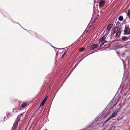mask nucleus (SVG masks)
Masks as SVG:
<instances>
[{"label":"nucleus","instance_id":"f257e3e1","mask_svg":"<svg viewBox=\"0 0 130 130\" xmlns=\"http://www.w3.org/2000/svg\"><path fill=\"white\" fill-rule=\"evenodd\" d=\"M121 31L120 29H118L117 27H115L112 31V34L116 33L115 36L116 37H118L121 34Z\"/></svg>","mask_w":130,"mask_h":130},{"label":"nucleus","instance_id":"f03ea898","mask_svg":"<svg viewBox=\"0 0 130 130\" xmlns=\"http://www.w3.org/2000/svg\"><path fill=\"white\" fill-rule=\"evenodd\" d=\"M23 115V114H21V116L18 115L17 117V120L15 121V123H14L13 127L12 128L11 130H16L17 127L18 125V122L19 121V120L18 119V118H19L21 116Z\"/></svg>","mask_w":130,"mask_h":130},{"label":"nucleus","instance_id":"7ed1b4c3","mask_svg":"<svg viewBox=\"0 0 130 130\" xmlns=\"http://www.w3.org/2000/svg\"><path fill=\"white\" fill-rule=\"evenodd\" d=\"M93 123H92L90 125L84 129H83V130H93L95 128L97 125H94Z\"/></svg>","mask_w":130,"mask_h":130},{"label":"nucleus","instance_id":"20e7f679","mask_svg":"<svg viewBox=\"0 0 130 130\" xmlns=\"http://www.w3.org/2000/svg\"><path fill=\"white\" fill-rule=\"evenodd\" d=\"M124 34L127 35L130 34V30L129 29L128 25V26L127 25L125 26L124 31Z\"/></svg>","mask_w":130,"mask_h":130},{"label":"nucleus","instance_id":"39448f33","mask_svg":"<svg viewBox=\"0 0 130 130\" xmlns=\"http://www.w3.org/2000/svg\"><path fill=\"white\" fill-rule=\"evenodd\" d=\"M118 111H115L113 113H112L110 117H109L106 121V122H107L108 120H110L111 119L115 117Z\"/></svg>","mask_w":130,"mask_h":130},{"label":"nucleus","instance_id":"423d86ee","mask_svg":"<svg viewBox=\"0 0 130 130\" xmlns=\"http://www.w3.org/2000/svg\"><path fill=\"white\" fill-rule=\"evenodd\" d=\"M105 3V1L103 0H101L99 3V6L100 8H102Z\"/></svg>","mask_w":130,"mask_h":130},{"label":"nucleus","instance_id":"0eeeda50","mask_svg":"<svg viewBox=\"0 0 130 130\" xmlns=\"http://www.w3.org/2000/svg\"><path fill=\"white\" fill-rule=\"evenodd\" d=\"M98 46V45L97 44H93L91 46V47H90L91 50H93L95 48H96Z\"/></svg>","mask_w":130,"mask_h":130},{"label":"nucleus","instance_id":"6e6552de","mask_svg":"<svg viewBox=\"0 0 130 130\" xmlns=\"http://www.w3.org/2000/svg\"><path fill=\"white\" fill-rule=\"evenodd\" d=\"M67 53V52L66 51L65 52H64V53L63 52L62 53H58L57 54H56V56H58V55H62V56L61 57H63V56H64V55L66 54Z\"/></svg>","mask_w":130,"mask_h":130},{"label":"nucleus","instance_id":"1a4fd4ad","mask_svg":"<svg viewBox=\"0 0 130 130\" xmlns=\"http://www.w3.org/2000/svg\"><path fill=\"white\" fill-rule=\"evenodd\" d=\"M113 25V24H109L107 28V30L108 31H109L112 28Z\"/></svg>","mask_w":130,"mask_h":130},{"label":"nucleus","instance_id":"9d476101","mask_svg":"<svg viewBox=\"0 0 130 130\" xmlns=\"http://www.w3.org/2000/svg\"><path fill=\"white\" fill-rule=\"evenodd\" d=\"M47 99V97H45V98L42 101V102H41V103L40 105L41 106H43V105L45 103V101Z\"/></svg>","mask_w":130,"mask_h":130},{"label":"nucleus","instance_id":"9b49d317","mask_svg":"<svg viewBox=\"0 0 130 130\" xmlns=\"http://www.w3.org/2000/svg\"><path fill=\"white\" fill-rule=\"evenodd\" d=\"M107 42H108L106 40H104L103 42H102L101 43L100 45V47H102V46L105 43H107Z\"/></svg>","mask_w":130,"mask_h":130},{"label":"nucleus","instance_id":"f8f14e48","mask_svg":"<svg viewBox=\"0 0 130 130\" xmlns=\"http://www.w3.org/2000/svg\"><path fill=\"white\" fill-rule=\"evenodd\" d=\"M118 19L120 21H122L123 19V16H119L118 17Z\"/></svg>","mask_w":130,"mask_h":130},{"label":"nucleus","instance_id":"ddd939ff","mask_svg":"<svg viewBox=\"0 0 130 130\" xmlns=\"http://www.w3.org/2000/svg\"><path fill=\"white\" fill-rule=\"evenodd\" d=\"M83 58H82V59H81L79 61V62H78V63H76L75 65L74 66V69H75L78 65L79 63L83 59Z\"/></svg>","mask_w":130,"mask_h":130},{"label":"nucleus","instance_id":"4468645a","mask_svg":"<svg viewBox=\"0 0 130 130\" xmlns=\"http://www.w3.org/2000/svg\"><path fill=\"white\" fill-rule=\"evenodd\" d=\"M83 58H82V59H81L79 61V62H78V63H76L75 65L74 66V69H75L78 65L79 63L83 59Z\"/></svg>","mask_w":130,"mask_h":130},{"label":"nucleus","instance_id":"2eb2a0df","mask_svg":"<svg viewBox=\"0 0 130 130\" xmlns=\"http://www.w3.org/2000/svg\"><path fill=\"white\" fill-rule=\"evenodd\" d=\"M27 105V103H24L22 104L21 106L23 107H24L26 106Z\"/></svg>","mask_w":130,"mask_h":130},{"label":"nucleus","instance_id":"dca6fc26","mask_svg":"<svg viewBox=\"0 0 130 130\" xmlns=\"http://www.w3.org/2000/svg\"><path fill=\"white\" fill-rule=\"evenodd\" d=\"M122 39L123 41H125L127 39V37H126L123 36Z\"/></svg>","mask_w":130,"mask_h":130},{"label":"nucleus","instance_id":"f3484780","mask_svg":"<svg viewBox=\"0 0 130 130\" xmlns=\"http://www.w3.org/2000/svg\"><path fill=\"white\" fill-rule=\"evenodd\" d=\"M107 36V34H105L102 37V38H103V39L104 40Z\"/></svg>","mask_w":130,"mask_h":130},{"label":"nucleus","instance_id":"a211bd4d","mask_svg":"<svg viewBox=\"0 0 130 130\" xmlns=\"http://www.w3.org/2000/svg\"><path fill=\"white\" fill-rule=\"evenodd\" d=\"M127 15L130 18V9L128 10V11L127 13Z\"/></svg>","mask_w":130,"mask_h":130},{"label":"nucleus","instance_id":"6ab92c4d","mask_svg":"<svg viewBox=\"0 0 130 130\" xmlns=\"http://www.w3.org/2000/svg\"><path fill=\"white\" fill-rule=\"evenodd\" d=\"M115 126H112L110 128V130H115Z\"/></svg>","mask_w":130,"mask_h":130},{"label":"nucleus","instance_id":"aec40b11","mask_svg":"<svg viewBox=\"0 0 130 130\" xmlns=\"http://www.w3.org/2000/svg\"><path fill=\"white\" fill-rule=\"evenodd\" d=\"M124 46H122L121 45H119L118 46V48H123Z\"/></svg>","mask_w":130,"mask_h":130},{"label":"nucleus","instance_id":"412c9836","mask_svg":"<svg viewBox=\"0 0 130 130\" xmlns=\"http://www.w3.org/2000/svg\"><path fill=\"white\" fill-rule=\"evenodd\" d=\"M104 40L102 38H101L99 40V42H102Z\"/></svg>","mask_w":130,"mask_h":130},{"label":"nucleus","instance_id":"4be33fe9","mask_svg":"<svg viewBox=\"0 0 130 130\" xmlns=\"http://www.w3.org/2000/svg\"><path fill=\"white\" fill-rule=\"evenodd\" d=\"M84 50V48H81L79 49V51L80 52H82Z\"/></svg>","mask_w":130,"mask_h":130},{"label":"nucleus","instance_id":"5701e85b","mask_svg":"<svg viewBox=\"0 0 130 130\" xmlns=\"http://www.w3.org/2000/svg\"><path fill=\"white\" fill-rule=\"evenodd\" d=\"M6 115H7V117L8 118L10 117V115H10V114L9 113V112H8V113L7 112V113Z\"/></svg>","mask_w":130,"mask_h":130},{"label":"nucleus","instance_id":"b1692460","mask_svg":"<svg viewBox=\"0 0 130 130\" xmlns=\"http://www.w3.org/2000/svg\"><path fill=\"white\" fill-rule=\"evenodd\" d=\"M79 59V58H77V59H76V61H78Z\"/></svg>","mask_w":130,"mask_h":130},{"label":"nucleus","instance_id":"393cba45","mask_svg":"<svg viewBox=\"0 0 130 130\" xmlns=\"http://www.w3.org/2000/svg\"><path fill=\"white\" fill-rule=\"evenodd\" d=\"M6 118V117H5L4 119V121H5V118Z\"/></svg>","mask_w":130,"mask_h":130},{"label":"nucleus","instance_id":"a878e982","mask_svg":"<svg viewBox=\"0 0 130 130\" xmlns=\"http://www.w3.org/2000/svg\"><path fill=\"white\" fill-rule=\"evenodd\" d=\"M121 60L122 61H123V63L124 64V62L123 61V60L122 59Z\"/></svg>","mask_w":130,"mask_h":130},{"label":"nucleus","instance_id":"bb28decb","mask_svg":"<svg viewBox=\"0 0 130 130\" xmlns=\"http://www.w3.org/2000/svg\"><path fill=\"white\" fill-rule=\"evenodd\" d=\"M99 15H97V18H96V19L98 17H99Z\"/></svg>","mask_w":130,"mask_h":130},{"label":"nucleus","instance_id":"cd10ccee","mask_svg":"<svg viewBox=\"0 0 130 130\" xmlns=\"http://www.w3.org/2000/svg\"><path fill=\"white\" fill-rule=\"evenodd\" d=\"M117 53L118 54V52H117Z\"/></svg>","mask_w":130,"mask_h":130}]
</instances>
